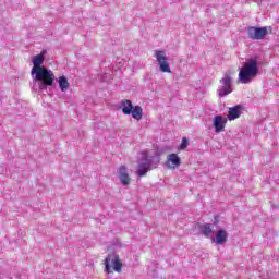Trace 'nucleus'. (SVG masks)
Returning <instances> with one entry per match:
<instances>
[{
	"label": "nucleus",
	"mask_w": 279,
	"mask_h": 279,
	"mask_svg": "<svg viewBox=\"0 0 279 279\" xmlns=\"http://www.w3.org/2000/svg\"><path fill=\"white\" fill-rule=\"evenodd\" d=\"M43 62H45V57H43V54L35 56L33 59V68L31 70V74L35 75L39 95H45V93L49 94L48 88L53 86L56 82V74H53V71L41 66Z\"/></svg>",
	"instance_id": "nucleus-1"
},
{
	"label": "nucleus",
	"mask_w": 279,
	"mask_h": 279,
	"mask_svg": "<svg viewBox=\"0 0 279 279\" xmlns=\"http://www.w3.org/2000/svg\"><path fill=\"white\" fill-rule=\"evenodd\" d=\"M160 165V158L156 156H149L147 150L142 151L141 158L137 160L136 174L138 178H145L148 171L156 169Z\"/></svg>",
	"instance_id": "nucleus-2"
},
{
	"label": "nucleus",
	"mask_w": 279,
	"mask_h": 279,
	"mask_svg": "<svg viewBox=\"0 0 279 279\" xmlns=\"http://www.w3.org/2000/svg\"><path fill=\"white\" fill-rule=\"evenodd\" d=\"M258 75V60L251 58L244 62L239 72V82L241 84H250L254 77Z\"/></svg>",
	"instance_id": "nucleus-3"
},
{
	"label": "nucleus",
	"mask_w": 279,
	"mask_h": 279,
	"mask_svg": "<svg viewBox=\"0 0 279 279\" xmlns=\"http://www.w3.org/2000/svg\"><path fill=\"white\" fill-rule=\"evenodd\" d=\"M232 93V76L229 73H226L220 80V86L217 89L219 97H228Z\"/></svg>",
	"instance_id": "nucleus-4"
},
{
	"label": "nucleus",
	"mask_w": 279,
	"mask_h": 279,
	"mask_svg": "<svg viewBox=\"0 0 279 279\" xmlns=\"http://www.w3.org/2000/svg\"><path fill=\"white\" fill-rule=\"evenodd\" d=\"M121 267H123V264L121 263V259L117 257V255H109L106 258L105 269L107 274H112V269L118 274H121Z\"/></svg>",
	"instance_id": "nucleus-5"
},
{
	"label": "nucleus",
	"mask_w": 279,
	"mask_h": 279,
	"mask_svg": "<svg viewBox=\"0 0 279 279\" xmlns=\"http://www.w3.org/2000/svg\"><path fill=\"white\" fill-rule=\"evenodd\" d=\"M155 58L161 73H171V66L169 65V61H167V52L165 50H156Z\"/></svg>",
	"instance_id": "nucleus-6"
},
{
	"label": "nucleus",
	"mask_w": 279,
	"mask_h": 279,
	"mask_svg": "<svg viewBox=\"0 0 279 279\" xmlns=\"http://www.w3.org/2000/svg\"><path fill=\"white\" fill-rule=\"evenodd\" d=\"M247 34L251 40H264L265 36H267L268 34L267 26H263V27L250 26L247 28Z\"/></svg>",
	"instance_id": "nucleus-7"
},
{
	"label": "nucleus",
	"mask_w": 279,
	"mask_h": 279,
	"mask_svg": "<svg viewBox=\"0 0 279 279\" xmlns=\"http://www.w3.org/2000/svg\"><path fill=\"white\" fill-rule=\"evenodd\" d=\"M118 178L122 186H129L131 179H130V174L128 173V167L120 166L118 168Z\"/></svg>",
	"instance_id": "nucleus-8"
},
{
	"label": "nucleus",
	"mask_w": 279,
	"mask_h": 279,
	"mask_svg": "<svg viewBox=\"0 0 279 279\" xmlns=\"http://www.w3.org/2000/svg\"><path fill=\"white\" fill-rule=\"evenodd\" d=\"M168 169H178L180 165H182V159H180V156L178 154L172 153L167 156V162H166Z\"/></svg>",
	"instance_id": "nucleus-9"
},
{
	"label": "nucleus",
	"mask_w": 279,
	"mask_h": 279,
	"mask_svg": "<svg viewBox=\"0 0 279 279\" xmlns=\"http://www.w3.org/2000/svg\"><path fill=\"white\" fill-rule=\"evenodd\" d=\"M216 245H223L228 242V231L219 229L216 236L211 239Z\"/></svg>",
	"instance_id": "nucleus-10"
},
{
	"label": "nucleus",
	"mask_w": 279,
	"mask_h": 279,
	"mask_svg": "<svg viewBox=\"0 0 279 279\" xmlns=\"http://www.w3.org/2000/svg\"><path fill=\"white\" fill-rule=\"evenodd\" d=\"M226 123H228V120L225 119L222 116H216L214 118V128L217 133L223 132L226 130Z\"/></svg>",
	"instance_id": "nucleus-11"
},
{
	"label": "nucleus",
	"mask_w": 279,
	"mask_h": 279,
	"mask_svg": "<svg viewBox=\"0 0 279 279\" xmlns=\"http://www.w3.org/2000/svg\"><path fill=\"white\" fill-rule=\"evenodd\" d=\"M239 117H241V106H235L229 109V121H234V119H239Z\"/></svg>",
	"instance_id": "nucleus-12"
},
{
	"label": "nucleus",
	"mask_w": 279,
	"mask_h": 279,
	"mask_svg": "<svg viewBox=\"0 0 279 279\" xmlns=\"http://www.w3.org/2000/svg\"><path fill=\"white\" fill-rule=\"evenodd\" d=\"M121 108H122L123 114H132L134 105H132V102L130 100L124 99L121 101Z\"/></svg>",
	"instance_id": "nucleus-13"
},
{
	"label": "nucleus",
	"mask_w": 279,
	"mask_h": 279,
	"mask_svg": "<svg viewBox=\"0 0 279 279\" xmlns=\"http://www.w3.org/2000/svg\"><path fill=\"white\" fill-rule=\"evenodd\" d=\"M59 88L62 93H66L69 90V80H66V76H60L58 80Z\"/></svg>",
	"instance_id": "nucleus-14"
},
{
	"label": "nucleus",
	"mask_w": 279,
	"mask_h": 279,
	"mask_svg": "<svg viewBox=\"0 0 279 279\" xmlns=\"http://www.w3.org/2000/svg\"><path fill=\"white\" fill-rule=\"evenodd\" d=\"M131 114L133 119L136 121H141L143 119V108L141 106L133 107V110H131Z\"/></svg>",
	"instance_id": "nucleus-15"
},
{
	"label": "nucleus",
	"mask_w": 279,
	"mask_h": 279,
	"mask_svg": "<svg viewBox=\"0 0 279 279\" xmlns=\"http://www.w3.org/2000/svg\"><path fill=\"white\" fill-rule=\"evenodd\" d=\"M201 232L206 236L207 239L213 234V225L210 223H205L201 226Z\"/></svg>",
	"instance_id": "nucleus-16"
},
{
	"label": "nucleus",
	"mask_w": 279,
	"mask_h": 279,
	"mask_svg": "<svg viewBox=\"0 0 279 279\" xmlns=\"http://www.w3.org/2000/svg\"><path fill=\"white\" fill-rule=\"evenodd\" d=\"M189 147V138L186 137H183L182 138V142H181V145H180V149L184 150Z\"/></svg>",
	"instance_id": "nucleus-17"
}]
</instances>
